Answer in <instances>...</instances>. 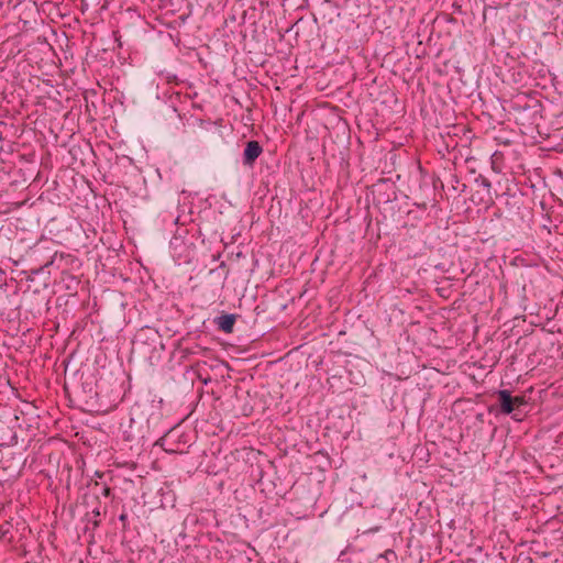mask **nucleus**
I'll return each instance as SVG.
<instances>
[{"instance_id": "nucleus-3", "label": "nucleus", "mask_w": 563, "mask_h": 563, "mask_svg": "<svg viewBox=\"0 0 563 563\" xmlns=\"http://www.w3.org/2000/svg\"><path fill=\"white\" fill-rule=\"evenodd\" d=\"M235 321H236V314H233V313L222 314L214 319V323L217 324L218 329L224 333L233 332Z\"/></svg>"}, {"instance_id": "nucleus-10", "label": "nucleus", "mask_w": 563, "mask_h": 563, "mask_svg": "<svg viewBox=\"0 0 563 563\" xmlns=\"http://www.w3.org/2000/svg\"><path fill=\"white\" fill-rule=\"evenodd\" d=\"M378 530H379V527H375V528H373V529H369L368 531H371V532H376V531H378Z\"/></svg>"}, {"instance_id": "nucleus-6", "label": "nucleus", "mask_w": 563, "mask_h": 563, "mask_svg": "<svg viewBox=\"0 0 563 563\" xmlns=\"http://www.w3.org/2000/svg\"><path fill=\"white\" fill-rule=\"evenodd\" d=\"M110 494H111V489H110V487H108V486H103V487H101V495H102L103 497H109V496H110Z\"/></svg>"}, {"instance_id": "nucleus-5", "label": "nucleus", "mask_w": 563, "mask_h": 563, "mask_svg": "<svg viewBox=\"0 0 563 563\" xmlns=\"http://www.w3.org/2000/svg\"><path fill=\"white\" fill-rule=\"evenodd\" d=\"M380 556L390 561L391 559H396V553L394 550H386Z\"/></svg>"}, {"instance_id": "nucleus-4", "label": "nucleus", "mask_w": 563, "mask_h": 563, "mask_svg": "<svg viewBox=\"0 0 563 563\" xmlns=\"http://www.w3.org/2000/svg\"><path fill=\"white\" fill-rule=\"evenodd\" d=\"M514 400V410L519 409L521 406L527 405V400L525 396H512Z\"/></svg>"}, {"instance_id": "nucleus-8", "label": "nucleus", "mask_w": 563, "mask_h": 563, "mask_svg": "<svg viewBox=\"0 0 563 563\" xmlns=\"http://www.w3.org/2000/svg\"><path fill=\"white\" fill-rule=\"evenodd\" d=\"M482 185H483V186H485V187H490V183H489V180H488V179H486V178H483V180H482Z\"/></svg>"}, {"instance_id": "nucleus-2", "label": "nucleus", "mask_w": 563, "mask_h": 563, "mask_svg": "<svg viewBox=\"0 0 563 563\" xmlns=\"http://www.w3.org/2000/svg\"><path fill=\"white\" fill-rule=\"evenodd\" d=\"M497 396L499 400L500 411L504 415L512 413L515 410L511 393L507 389H500L497 391Z\"/></svg>"}, {"instance_id": "nucleus-1", "label": "nucleus", "mask_w": 563, "mask_h": 563, "mask_svg": "<svg viewBox=\"0 0 563 563\" xmlns=\"http://www.w3.org/2000/svg\"><path fill=\"white\" fill-rule=\"evenodd\" d=\"M263 153V147L257 141H249L243 151V165L253 167L256 159Z\"/></svg>"}, {"instance_id": "nucleus-7", "label": "nucleus", "mask_w": 563, "mask_h": 563, "mask_svg": "<svg viewBox=\"0 0 563 563\" xmlns=\"http://www.w3.org/2000/svg\"><path fill=\"white\" fill-rule=\"evenodd\" d=\"M126 519H128V515H126V514H121V515L119 516V520H120V521H122V522H125V521H126Z\"/></svg>"}, {"instance_id": "nucleus-9", "label": "nucleus", "mask_w": 563, "mask_h": 563, "mask_svg": "<svg viewBox=\"0 0 563 563\" xmlns=\"http://www.w3.org/2000/svg\"><path fill=\"white\" fill-rule=\"evenodd\" d=\"M92 512L95 514V516H99V515H100V511H99V509H98V508L93 509V511H92Z\"/></svg>"}]
</instances>
